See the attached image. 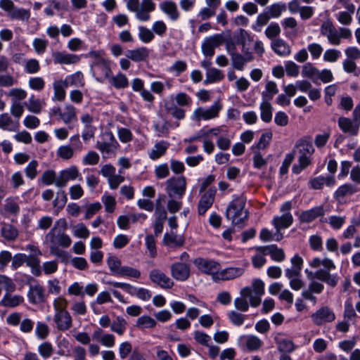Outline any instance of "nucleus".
Here are the masks:
<instances>
[{"label":"nucleus","instance_id":"obj_37","mask_svg":"<svg viewBox=\"0 0 360 360\" xmlns=\"http://www.w3.org/2000/svg\"><path fill=\"white\" fill-rule=\"evenodd\" d=\"M295 148L298 150L300 155H311L314 152L312 143L306 139H300L295 144Z\"/></svg>","mask_w":360,"mask_h":360},{"label":"nucleus","instance_id":"obj_9","mask_svg":"<svg viewBox=\"0 0 360 360\" xmlns=\"http://www.w3.org/2000/svg\"><path fill=\"white\" fill-rule=\"evenodd\" d=\"M195 266L202 273L212 276V279L214 281V276L219 273L221 265L219 262L212 260L205 259L201 257L197 258L194 260Z\"/></svg>","mask_w":360,"mask_h":360},{"label":"nucleus","instance_id":"obj_36","mask_svg":"<svg viewBox=\"0 0 360 360\" xmlns=\"http://www.w3.org/2000/svg\"><path fill=\"white\" fill-rule=\"evenodd\" d=\"M60 117L66 124L77 121V117L75 108L71 105H66L64 112H60Z\"/></svg>","mask_w":360,"mask_h":360},{"label":"nucleus","instance_id":"obj_56","mask_svg":"<svg viewBox=\"0 0 360 360\" xmlns=\"http://www.w3.org/2000/svg\"><path fill=\"white\" fill-rule=\"evenodd\" d=\"M2 236L8 240H13L18 236V231L10 224H4L1 229Z\"/></svg>","mask_w":360,"mask_h":360},{"label":"nucleus","instance_id":"obj_61","mask_svg":"<svg viewBox=\"0 0 360 360\" xmlns=\"http://www.w3.org/2000/svg\"><path fill=\"white\" fill-rule=\"evenodd\" d=\"M72 233L77 238L86 239L89 236L90 231L84 224L79 223L73 226Z\"/></svg>","mask_w":360,"mask_h":360},{"label":"nucleus","instance_id":"obj_58","mask_svg":"<svg viewBox=\"0 0 360 360\" xmlns=\"http://www.w3.org/2000/svg\"><path fill=\"white\" fill-rule=\"evenodd\" d=\"M283 234L281 232H276L272 234L267 229H263L259 234V238L262 241H280L283 238Z\"/></svg>","mask_w":360,"mask_h":360},{"label":"nucleus","instance_id":"obj_26","mask_svg":"<svg viewBox=\"0 0 360 360\" xmlns=\"http://www.w3.org/2000/svg\"><path fill=\"white\" fill-rule=\"evenodd\" d=\"M324 214L325 210L321 205H319L302 212L300 216V219L302 222L309 223L314 221L317 217L323 216Z\"/></svg>","mask_w":360,"mask_h":360},{"label":"nucleus","instance_id":"obj_41","mask_svg":"<svg viewBox=\"0 0 360 360\" xmlns=\"http://www.w3.org/2000/svg\"><path fill=\"white\" fill-rule=\"evenodd\" d=\"M129 294L131 296H136L143 301H148L152 297V293L149 290L143 288H136L134 285L131 286Z\"/></svg>","mask_w":360,"mask_h":360},{"label":"nucleus","instance_id":"obj_18","mask_svg":"<svg viewBox=\"0 0 360 360\" xmlns=\"http://www.w3.org/2000/svg\"><path fill=\"white\" fill-rule=\"evenodd\" d=\"M52 56L56 64L72 65L77 63L80 60L79 56L62 51H55L52 53Z\"/></svg>","mask_w":360,"mask_h":360},{"label":"nucleus","instance_id":"obj_47","mask_svg":"<svg viewBox=\"0 0 360 360\" xmlns=\"http://www.w3.org/2000/svg\"><path fill=\"white\" fill-rule=\"evenodd\" d=\"M12 20H18L21 21H28L30 18V13L25 8H15L8 15Z\"/></svg>","mask_w":360,"mask_h":360},{"label":"nucleus","instance_id":"obj_12","mask_svg":"<svg viewBox=\"0 0 360 360\" xmlns=\"http://www.w3.org/2000/svg\"><path fill=\"white\" fill-rule=\"evenodd\" d=\"M170 272L175 280L186 281L190 276V266L184 262H174L170 266Z\"/></svg>","mask_w":360,"mask_h":360},{"label":"nucleus","instance_id":"obj_21","mask_svg":"<svg viewBox=\"0 0 360 360\" xmlns=\"http://www.w3.org/2000/svg\"><path fill=\"white\" fill-rule=\"evenodd\" d=\"M240 294V296L234 300V307L237 310L245 312L249 309L248 298L250 300V288H242Z\"/></svg>","mask_w":360,"mask_h":360},{"label":"nucleus","instance_id":"obj_29","mask_svg":"<svg viewBox=\"0 0 360 360\" xmlns=\"http://www.w3.org/2000/svg\"><path fill=\"white\" fill-rule=\"evenodd\" d=\"M163 243L169 248H179L184 245V238L181 235H177L173 231L170 233H165L163 238Z\"/></svg>","mask_w":360,"mask_h":360},{"label":"nucleus","instance_id":"obj_5","mask_svg":"<svg viewBox=\"0 0 360 360\" xmlns=\"http://www.w3.org/2000/svg\"><path fill=\"white\" fill-rule=\"evenodd\" d=\"M45 240L50 245H58L63 248H68L72 243L70 237L64 232L58 230L55 226L46 235Z\"/></svg>","mask_w":360,"mask_h":360},{"label":"nucleus","instance_id":"obj_25","mask_svg":"<svg viewBox=\"0 0 360 360\" xmlns=\"http://www.w3.org/2000/svg\"><path fill=\"white\" fill-rule=\"evenodd\" d=\"M338 126L341 130L349 135H356L359 131V125L347 117H341L338 119Z\"/></svg>","mask_w":360,"mask_h":360},{"label":"nucleus","instance_id":"obj_11","mask_svg":"<svg viewBox=\"0 0 360 360\" xmlns=\"http://www.w3.org/2000/svg\"><path fill=\"white\" fill-rule=\"evenodd\" d=\"M149 278L152 283L162 289H171L174 285L172 279L158 269H154L150 271Z\"/></svg>","mask_w":360,"mask_h":360},{"label":"nucleus","instance_id":"obj_1","mask_svg":"<svg viewBox=\"0 0 360 360\" xmlns=\"http://www.w3.org/2000/svg\"><path fill=\"white\" fill-rule=\"evenodd\" d=\"M321 265L323 269H320L312 274L311 278L326 283L330 287H335L338 283L339 277L337 274H332L330 271L335 269V265L333 260L329 258L321 259L315 257L309 262V266L312 268H318Z\"/></svg>","mask_w":360,"mask_h":360},{"label":"nucleus","instance_id":"obj_34","mask_svg":"<svg viewBox=\"0 0 360 360\" xmlns=\"http://www.w3.org/2000/svg\"><path fill=\"white\" fill-rule=\"evenodd\" d=\"M108 81L110 85L116 89H124L129 85L127 77L121 72H119L115 76H112L111 75Z\"/></svg>","mask_w":360,"mask_h":360},{"label":"nucleus","instance_id":"obj_19","mask_svg":"<svg viewBox=\"0 0 360 360\" xmlns=\"http://www.w3.org/2000/svg\"><path fill=\"white\" fill-rule=\"evenodd\" d=\"M160 9L166 14L172 21H176L180 17V13L178 10L177 5L173 1H163L160 4Z\"/></svg>","mask_w":360,"mask_h":360},{"label":"nucleus","instance_id":"obj_60","mask_svg":"<svg viewBox=\"0 0 360 360\" xmlns=\"http://www.w3.org/2000/svg\"><path fill=\"white\" fill-rule=\"evenodd\" d=\"M286 9L285 4L275 3L268 7L269 15L271 18H279Z\"/></svg>","mask_w":360,"mask_h":360},{"label":"nucleus","instance_id":"obj_13","mask_svg":"<svg viewBox=\"0 0 360 360\" xmlns=\"http://www.w3.org/2000/svg\"><path fill=\"white\" fill-rule=\"evenodd\" d=\"M244 274V269L240 267H229L219 271L214 276V282L233 280L241 276Z\"/></svg>","mask_w":360,"mask_h":360},{"label":"nucleus","instance_id":"obj_57","mask_svg":"<svg viewBox=\"0 0 360 360\" xmlns=\"http://www.w3.org/2000/svg\"><path fill=\"white\" fill-rule=\"evenodd\" d=\"M247 348L250 351L259 349L262 345V341L255 335L244 336Z\"/></svg>","mask_w":360,"mask_h":360},{"label":"nucleus","instance_id":"obj_14","mask_svg":"<svg viewBox=\"0 0 360 360\" xmlns=\"http://www.w3.org/2000/svg\"><path fill=\"white\" fill-rule=\"evenodd\" d=\"M223 43V37L220 34H215L205 38L202 44V51L205 56L212 57L214 54V49Z\"/></svg>","mask_w":360,"mask_h":360},{"label":"nucleus","instance_id":"obj_30","mask_svg":"<svg viewBox=\"0 0 360 360\" xmlns=\"http://www.w3.org/2000/svg\"><path fill=\"white\" fill-rule=\"evenodd\" d=\"M271 46L274 51L280 56H287L291 53L290 46L281 39L273 40Z\"/></svg>","mask_w":360,"mask_h":360},{"label":"nucleus","instance_id":"obj_52","mask_svg":"<svg viewBox=\"0 0 360 360\" xmlns=\"http://www.w3.org/2000/svg\"><path fill=\"white\" fill-rule=\"evenodd\" d=\"M356 192L355 188L351 184H345L338 188L335 193L336 200H340L345 196L349 195Z\"/></svg>","mask_w":360,"mask_h":360},{"label":"nucleus","instance_id":"obj_51","mask_svg":"<svg viewBox=\"0 0 360 360\" xmlns=\"http://www.w3.org/2000/svg\"><path fill=\"white\" fill-rule=\"evenodd\" d=\"M56 155L63 160H69L74 157L75 152L69 145H63L58 148Z\"/></svg>","mask_w":360,"mask_h":360},{"label":"nucleus","instance_id":"obj_2","mask_svg":"<svg viewBox=\"0 0 360 360\" xmlns=\"http://www.w3.org/2000/svg\"><path fill=\"white\" fill-rule=\"evenodd\" d=\"M127 8L135 13L137 20L146 22L150 19V13L155 9V4L152 0H128Z\"/></svg>","mask_w":360,"mask_h":360},{"label":"nucleus","instance_id":"obj_3","mask_svg":"<svg viewBox=\"0 0 360 360\" xmlns=\"http://www.w3.org/2000/svg\"><path fill=\"white\" fill-rule=\"evenodd\" d=\"M223 108L219 101H214L209 108L199 107L196 108L192 115V120L200 122L201 120H210L219 117V112Z\"/></svg>","mask_w":360,"mask_h":360},{"label":"nucleus","instance_id":"obj_10","mask_svg":"<svg viewBox=\"0 0 360 360\" xmlns=\"http://www.w3.org/2000/svg\"><path fill=\"white\" fill-rule=\"evenodd\" d=\"M80 176L81 174L77 167L72 165L59 172L57 175L56 186L60 188L65 187L70 181H75Z\"/></svg>","mask_w":360,"mask_h":360},{"label":"nucleus","instance_id":"obj_63","mask_svg":"<svg viewBox=\"0 0 360 360\" xmlns=\"http://www.w3.org/2000/svg\"><path fill=\"white\" fill-rule=\"evenodd\" d=\"M227 316L230 321L233 325L237 326L243 325L245 320V315L242 314L235 310L230 311Z\"/></svg>","mask_w":360,"mask_h":360},{"label":"nucleus","instance_id":"obj_48","mask_svg":"<svg viewBox=\"0 0 360 360\" xmlns=\"http://www.w3.org/2000/svg\"><path fill=\"white\" fill-rule=\"evenodd\" d=\"M64 82L68 86H84V76L81 72H77L65 78Z\"/></svg>","mask_w":360,"mask_h":360},{"label":"nucleus","instance_id":"obj_43","mask_svg":"<svg viewBox=\"0 0 360 360\" xmlns=\"http://www.w3.org/2000/svg\"><path fill=\"white\" fill-rule=\"evenodd\" d=\"M224 77L222 72L217 68L208 69L206 72L205 84L214 83L222 80Z\"/></svg>","mask_w":360,"mask_h":360},{"label":"nucleus","instance_id":"obj_22","mask_svg":"<svg viewBox=\"0 0 360 360\" xmlns=\"http://www.w3.org/2000/svg\"><path fill=\"white\" fill-rule=\"evenodd\" d=\"M27 297L32 304H40L44 301L45 290L44 288L39 284L31 285L27 292Z\"/></svg>","mask_w":360,"mask_h":360},{"label":"nucleus","instance_id":"obj_27","mask_svg":"<svg viewBox=\"0 0 360 360\" xmlns=\"http://www.w3.org/2000/svg\"><path fill=\"white\" fill-rule=\"evenodd\" d=\"M150 53V51L146 47H139L132 50H128L127 51V57L134 61L141 62L146 60Z\"/></svg>","mask_w":360,"mask_h":360},{"label":"nucleus","instance_id":"obj_62","mask_svg":"<svg viewBox=\"0 0 360 360\" xmlns=\"http://www.w3.org/2000/svg\"><path fill=\"white\" fill-rule=\"evenodd\" d=\"M154 37L153 30L143 26L139 27V38L143 43L150 42L153 40Z\"/></svg>","mask_w":360,"mask_h":360},{"label":"nucleus","instance_id":"obj_17","mask_svg":"<svg viewBox=\"0 0 360 360\" xmlns=\"http://www.w3.org/2000/svg\"><path fill=\"white\" fill-rule=\"evenodd\" d=\"M311 319L316 325L320 326L326 322L333 321L335 319V316L330 309L324 307L313 314Z\"/></svg>","mask_w":360,"mask_h":360},{"label":"nucleus","instance_id":"obj_7","mask_svg":"<svg viewBox=\"0 0 360 360\" xmlns=\"http://www.w3.org/2000/svg\"><path fill=\"white\" fill-rule=\"evenodd\" d=\"M105 136L109 142H98L96 148L101 152L103 158H108L115 155L119 144L111 131L105 132Z\"/></svg>","mask_w":360,"mask_h":360},{"label":"nucleus","instance_id":"obj_42","mask_svg":"<svg viewBox=\"0 0 360 360\" xmlns=\"http://www.w3.org/2000/svg\"><path fill=\"white\" fill-rule=\"evenodd\" d=\"M164 106L166 111L172 117L177 120H182L185 117V112L183 109L179 108L173 103H169L168 101H164Z\"/></svg>","mask_w":360,"mask_h":360},{"label":"nucleus","instance_id":"obj_49","mask_svg":"<svg viewBox=\"0 0 360 360\" xmlns=\"http://www.w3.org/2000/svg\"><path fill=\"white\" fill-rule=\"evenodd\" d=\"M278 92L276 82L269 81L266 84L265 91L262 92V99L270 101L273 98L274 96Z\"/></svg>","mask_w":360,"mask_h":360},{"label":"nucleus","instance_id":"obj_38","mask_svg":"<svg viewBox=\"0 0 360 360\" xmlns=\"http://www.w3.org/2000/svg\"><path fill=\"white\" fill-rule=\"evenodd\" d=\"M228 52L231 56V63L233 68L240 71L243 70L245 65V60L243 59V56L236 53L235 51V48H233L232 49L229 48Z\"/></svg>","mask_w":360,"mask_h":360},{"label":"nucleus","instance_id":"obj_31","mask_svg":"<svg viewBox=\"0 0 360 360\" xmlns=\"http://www.w3.org/2000/svg\"><path fill=\"white\" fill-rule=\"evenodd\" d=\"M275 341L280 352L290 353L295 349V346L291 340L283 338L280 334L275 337Z\"/></svg>","mask_w":360,"mask_h":360},{"label":"nucleus","instance_id":"obj_54","mask_svg":"<svg viewBox=\"0 0 360 360\" xmlns=\"http://www.w3.org/2000/svg\"><path fill=\"white\" fill-rule=\"evenodd\" d=\"M106 262L112 274L117 276L122 267L120 259L115 256H110Z\"/></svg>","mask_w":360,"mask_h":360},{"label":"nucleus","instance_id":"obj_23","mask_svg":"<svg viewBox=\"0 0 360 360\" xmlns=\"http://www.w3.org/2000/svg\"><path fill=\"white\" fill-rule=\"evenodd\" d=\"M310 187L313 189H321L324 185L332 187L335 184V179L333 175L327 176H319L311 179L309 181Z\"/></svg>","mask_w":360,"mask_h":360},{"label":"nucleus","instance_id":"obj_50","mask_svg":"<svg viewBox=\"0 0 360 360\" xmlns=\"http://www.w3.org/2000/svg\"><path fill=\"white\" fill-rule=\"evenodd\" d=\"M141 276V273L139 270L129 266H122L117 276L138 279Z\"/></svg>","mask_w":360,"mask_h":360},{"label":"nucleus","instance_id":"obj_20","mask_svg":"<svg viewBox=\"0 0 360 360\" xmlns=\"http://www.w3.org/2000/svg\"><path fill=\"white\" fill-rule=\"evenodd\" d=\"M257 251H262L266 255H269L271 258L276 261L281 262L285 259V253L283 249L278 248L275 245L260 246L256 248Z\"/></svg>","mask_w":360,"mask_h":360},{"label":"nucleus","instance_id":"obj_45","mask_svg":"<svg viewBox=\"0 0 360 360\" xmlns=\"http://www.w3.org/2000/svg\"><path fill=\"white\" fill-rule=\"evenodd\" d=\"M39 255H27L26 264L32 269V273L35 276L41 275Z\"/></svg>","mask_w":360,"mask_h":360},{"label":"nucleus","instance_id":"obj_32","mask_svg":"<svg viewBox=\"0 0 360 360\" xmlns=\"http://www.w3.org/2000/svg\"><path fill=\"white\" fill-rule=\"evenodd\" d=\"M24 301V298L21 295H12L11 292H6L3 299L1 300L0 304L6 307H15Z\"/></svg>","mask_w":360,"mask_h":360},{"label":"nucleus","instance_id":"obj_15","mask_svg":"<svg viewBox=\"0 0 360 360\" xmlns=\"http://www.w3.org/2000/svg\"><path fill=\"white\" fill-rule=\"evenodd\" d=\"M264 293V283L259 278L252 281V289L250 288V305L252 307H258L261 302V297Z\"/></svg>","mask_w":360,"mask_h":360},{"label":"nucleus","instance_id":"obj_16","mask_svg":"<svg viewBox=\"0 0 360 360\" xmlns=\"http://www.w3.org/2000/svg\"><path fill=\"white\" fill-rule=\"evenodd\" d=\"M320 31L322 35L327 37L330 44L334 46L339 45V37L338 36V31L334 27L331 21H324L321 25Z\"/></svg>","mask_w":360,"mask_h":360},{"label":"nucleus","instance_id":"obj_33","mask_svg":"<svg viewBox=\"0 0 360 360\" xmlns=\"http://www.w3.org/2000/svg\"><path fill=\"white\" fill-rule=\"evenodd\" d=\"M169 144L165 141H161L155 143L154 148L149 152V158L152 160H157L165 155Z\"/></svg>","mask_w":360,"mask_h":360},{"label":"nucleus","instance_id":"obj_8","mask_svg":"<svg viewBox=\"0 0 360 360\" xmlns=\"http://www.w3.org/2000/svg\"><path fill=\"white\" fill-rule=\"evenodd\" d=\"M248 215V212L245 208L244 204H231L226 209V217L234 224L243 222Z\"/></svg>","mask_w":360,"mask_h":360},{"label":"nucleus","instance_id":"obj_53","mask_svg":"<svg viewBox=\"0 0 360 360\" xmlns=\"http://www.w3.org/2000/svg\"><path fill=\"white\" fill-rule=\"evenodd\" d=\"M27 95L26 91L21 88H13L7 93V96L11 98V103L24 100Z\"/></svg>","mask_w":360,"mask_h":360},{"label":"nucleus","instance_id":"obj_55","mask_svg":"<svg viewBox=\"0 0 360 360\" xmlns=\"http://www.w3.org/2000/svg\"><path fill=\"white\" fill-rule=\"evenodd\" d=\"M318 74L319 70L311 63H305L302 66V75L303 77L316 78Z\"/></svg>","mask_w":360,"mask_h":360},{"label":"nucleus","instance_id":"obj_39","mask_svg":"<svg viewBox=\"0 0 360 360\" xmlns=\"http://www.w3.org/2000/svg\"><path fill=\"white\" fill-rule=\"evenodd\" d=\"M68 85L64 80H58L53 83L54 95L53 100L63 101L65 98L66 92L65 89Z\"/></svg>","mask_w":360,"mask_h":360},{"label":"nucleus","instance_id":"obj_59","mask_svg":"<svg viewBox=\"0 0 360 360\" xmlns=\"http://www.w3.org/2000/svg\"><path fill=\"white\" fill-rule=\"evenodd\" d=\"M156 324L155 320L149 316H142L136 321V326L141 329L153 328Z\"/></svg>","mask_w":360,"mask_h":360},{"label":"nucleus","instance_id":"obj_44","mask_svg":"<svg viewBox=\"0 0 360 360\" xmlns=\"http://www.w3.org/2000/svg\"><path fill=\"white\" fill-rule=\"evenodd\" d=\"M261 119L265 122H269L272 119V106L269 101L263 100L259 107Z\"/></svg>","mask_w":360,"mask_h":360},{"label":"nucleus","instance_id":"obj_64","mask_svg":"<svg viewBox=\"0 0 360 360\" xmlns=\"http://www.w3.org/2000/svg\"><path fill=\"white\" fill-rule=\"evenodd\" d=\"M38 352L44 359L51 357L53 353L52 345L49 342H44L39 345Z\"/></svg>","mask_w":360,"mask_h":360},{"label":"nucleus","instance_id":"obj_28","mask_svg":"<svg viewBox=\"0 0 360 360\" xmlns=\"http://www.w3.org/2000/svg\"><path fill=\"white\" fill-rule=\"evenodd\" d=\"M141 209L153 211L155 209V219L165 221L167 219V212L163 204H139Z\"/></svg>","mask_w":360,"mask_h":360},{"label":"nucleus","instance_id":"obj_6","mask_svg":"<svg viewBox=\"0 0 360 360\" xmlns=\"http://www.w3.org/2000/svg\"><path fill=\"white\" fill-rule=\"evenodd\" d=\"M290 210V204H283L281 207L283 213L281 216H275L272 220V224L275 227L277 232L281 230L287 229L291 226L293 221V217L289 212Z\"/></svg>","mask_w":360,"mask_h":360},{"label":"nucleus","instance_id":"obj_24","mask_svg":"<svg viewBox=\"0 0 360 360\" xmlns=\"http://www.w3.org/2000/svg\"><path fill=\"white\" fill-rule=\"evenodd\" d=\"M54 321L60 330H67L72 326V317L68 311L56 313Z\"/></svg>","mask_w":360,"mask_h":360},{"label":"nucleus","instance_id":"obj_46","mask_svg":"<svg viewBox=\"0 0 360 360\" xmlns=\"http://www.w3.org/2000/svg\"><path fill=\"white\" fill-rule=\"evenodd\" d=\"M127 326V321L121 316H117L116 319L111 323L110 329L112 331L116 333L117 334L122 335L125 332Z\"/></svg>","mask_w":360,"mask_h":360},{"label":"nucleus","instance_id":"obj_4","mask_svg":"<svg viewBox=\"0 0 360 360\" xmlns=\"http://www.w3.org/2000/svg\"><path fill=\"white\" fill-rule=\"evenodd\" d=\"M166 191L170 197L181 198L186 192V179L184 176H174L166 181Z\"/></svg>","mask_w":360,"mask_h":360},{"label":"nucleus","instance_id":"obj_35","mask_svg":"<svg viewBox=\"0 0 360 360\" xmlns=\"http://www.w3.org/2000/svg\"><path fill=\"white\" fill-rule=\"evenodd\" d=\"M94 72H97L100 75L99 77H96V79L98 82H103L105 79H108L112 75L110 60H108L103 64H100V65L94 70Z\"/></svg>","mask_w":360,"mask_h":360},{"label":"nucleus","instance_id":"obj_40","mask_svg":"<svg viewBox=\"0 0 360 360\" xmlns=\"http://www.w3.org/2000/svg\"><path fill=\"white\" fill-rule=\"evenodd\" d=\"M18 127V122H15L8 113L0 115V128L4 130L15 131Z\"/></svg>","mask_w":360,"mask_h":360}]
</instances>
